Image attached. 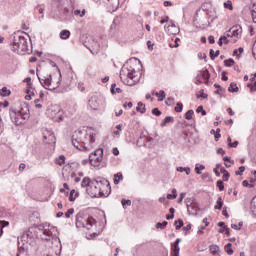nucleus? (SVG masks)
Instances as JSON below:
<instances>
[{"label":"nucleus","instance_id":"obj_1","mask_svg":"<svg viewBox=\"0 0 256 256\" xmlns=\"http://www.w3.org/2000/svg\"><path fill=\"white\" fill-rule=\"evenodd\" d=\"M97 133L93 128H82L76 130L72 135V145L79 151H89L93 149Z\"/></svg>","mask_w":256,"mask_h":256},{"label":"nucleus","instance_id":"obj_2","mask_svg":"<svg viewBox=\"0 0 256 256\" xmlns=\"http://www.w3.org/2000/svg\"><path fill=\"white\" fill-rule=\"evenodd\" d=\"M27 33L18 32L14 34L12 41V51L18 55L29 54V42L27 41Z\"/></svg>","mask_w":256,"mask_h":256},{"label":"nucleus","instance_id":"obj_3","mask_svg":"<svg viewBox=\"0 0 256 256\" xmlns=\"http://www.w3.org/2000/svg\"><path fill=\"white\" fill-rule=\"evenodd\" d=\"M120 80L124 85L133 87L139 83V75L131 65H124L120 70Z\"/></svg>","mask_w":256,"mask_h":256},{"label":"nucleus","instance_id":"obj_4","mask_svg":"<svg viewBox=\"0 0 256 256\" xmlns=\"http://www.w3.org/2000/svg\"><path fill=\"white\" fill-rule=\"evenodd\" d=\"M29 117H31V112L27 104L20 105L19 109L10 110V119L14 125H23Z\"/></svg>","mask_w":256,"mask_h":256},{"label":"nucleus","instance_id":"obj_5","mask_svg":"<svg viewBox=\"0 0 256 256\" xmlns=\"http://www.w3.org/2000/svg\"><path fill=\"white\" fill-rule=\"evenodd\" d=\"M77 229H86L92 235H95L97 232V221L93 217H84L82 214L76 215V223Z\"/></svg>","mask_w":256,"mask_h":256},{"label":"nucleus","instance_id":"obj_6","mask_svg":"<svg viewBox=\"0 0 256 256\" xmlns=\"http://www.w3.org/2000/svg\"><path fill=\"white\" fill-rule=\"evenodd\" d=\"M241 35H243V28L241 26L236 25L230 28L224 36L219 38V45H223V43H237L239 39H241Z\"/></svg>","mask_w":256,"mask_h":256},{"label":"nucleus","instance_id":"obj_7","mask_svg":"<svg viewBox=\"0 0 256 256\" xmlns=\"http://www.w3.org/2000/svg\"><path fill=\"white\" fill-rule=\"evenodd\" d=\"M42 87L49 91H55L61 85V76H52L51 74L38 77Z\"/></svg>","mask_w":256,"mask_h":256},{"label":"nucleus","instance_id":"obj_8","mask_svg":"<svg viewBox=\"0 0 256 256\" xmlns=\"http://www.w3.org/2000/svg\"><path fill=\"white\" fill-rule=\"evenodd\" d=\"M38 231H41L42 233V239L43 241H51V239H54V237H57L59 235V232L57 231V227L45 222L38 226Z\"/></svg>","mask_w":256,"mask_h":256},{"label":"nucleus","instance_id":"obj_9","mask_svg":"<svg viewBox=\"0 0 256 256\" xmlns=\"http://www.w3.org/2000/svg\"><path fill=\"white\" fill-rule=\"evenodd\" d=\"M47 115L56 123H61V121H63V110H61V107L57 104L48 107Z\"/></svg>","mask_w":256,"mask_h":256},{"label":"nucleus","instance_id":"obj_10","mask_svg":"<svg viewBox=\"0 0 256 256\" xmlns=\"http://www.w3.org/2000/svg\"><path fill=\"white\" fill-rule=\"evenodd\" d=\"M89 161L92 167H99V165H101V161H103V149L98 148L94 152H92L89 155Z\"/></svg>","mask_w":256,"mask_h":256},{"label":"nucleus","instance_id":"obj_11","mask_svg":"<svg viewBox=\"0 0 256 256\" xmlns=\"http://www.w3.org/2000/svg\"><path fill=\"white\" fill-rule=\"evenodd\" d=\"M111 195V184L107 179L99 178V197H109Z\"/></svg>","mask_w":256,"mask_h":256},{"label":"nucleus","instance_id":"obj_12","mask_svg":"<svg viewBox=\"0 0 256 256\" xmlns=\"http://www.w3.org/2000/svg\"><path fill=\"white\" fill-rule=\"evenodd\" d=\"M99 178L96 180H92L90 186L86 189V193L90 197H99Z\"/></svg>","mask_w":256,"mask_h":256},{"label":"nucleus","instance_id":"obj_13","mask_svg":"<svg viewBox=\"0 0 256 256\" xmlns=\"http://www.w3.org/2000/svg\"><path fill=\"white\" fill-rule=\"evenodd\" d=\"M211 75L208 70H201L197 72L196 75V84L197 83H209V78Z\"/></svg>","mask_w":256,"mask_h":256},{"label":"nucleus","instance_id":"obj_14","mask_svg":"<svg viewBox=\"0 0 256 256\" xmlns=\"http://www.w3.org/2000/svg\"><path fill=\"white\" fill-rule=\"evenodd\" d=\"M101 104V99L97 96H92L88 101V105L93 109V111H98V109L101 107Z\"/></svg>","mask_w":256,"mask_h":256},{"label":"nucleus","instance_id":"obj_15","mask_svg":"<svg viewBox=\"0 0 256 256\" xmlns=\"http://www.w3.org/2000/svg\"><path fill=\"white\" fill-rule=\"evenodd\" d=\"M104 3L107 5V9L110 13H114L119 9V0H105Z\"/></svg>","mask_w":256,"mask_h":256},{"label":"nucleus","instance_id":"obj_16","mask_svg":"<svg viewBox=\"0 0 256 256\" xmlns=\"http://www.w3.org/2000/svg\"><path fill=\"white\" fill-rule=\"evenodd\" d=\"M43 139L44 142L48 145H51V143H55V134L51 133L50 131L46 130L43 133Z\"/></svg>","mask_w":256,"mask_h":256},{"label":"nucleus","instance_id":"obj_17","mask_svg":"<svg viewBox=\"0 0 256 256\" xmlns=\"http://www.w3.org/2000/svg\"><path fill=\"white\" fill-rule=\"evenodd\" d=\"M166 32L168 35H177V33H179V27H177L175 24L168 25Z\"/></svg>","mask_w":256,"mask_h":256},{"label":"nucleus","instance_id":"obj_18","mask_svg":"<svg viewBox=\"0 0 256 256\" xmlns=\"http://www.w3.org/2000/svg\"><path fill=\"white\" fill-rule=\"evenodd\" d=\"M181 243V239H176L174 244L172 245V251L174 253V256H179V253L181 251V248L179 247V244Z\"/></svg>","mask_w":256,"mask_h":256},{"label":"nucleus","instance_id":"obj_19","mask_svg":"<svg viewBox=\"0 0 256 256\" xmlns=\"http://www.w3.org/2000/svg\"><path fill=\"white\" fill-rule=\"evenodd\" d=\"M65 155H59L58 157L55 158V164L59 165V167H63L65 165Z\"/></svg>","mask_w":256,"mask_h":256},{"label":"nucleus","instance_id":"obj_20","mask_svg":"<svg viewBox=\"0 0 256 256\" xmlns=\"http://www.w3.org/2000/svg\"><path fill=\"white\" fill-rule=\"evenodd\" d=\"M93 45H92V49L90 48V51L93 55H95L96 53H99V49H101V45L99 44V42L93 40Z\"/></svg>","mask_w":256,"mask_h":256},{"label":"nucleus","instance_id":"obj_21","mask_svg":"<svg viewBox=\"0 0 256 256\" xmlns=\"http://www.w3.org/2000/svg\"><path fill=\"white\" fill-rule=\"evenodd\" d=\"M188 211L189 213H191V215H198L201 209H199V206L193 205V206H188Z\"/></svg>","mask_w":256,"mask_h":256},{"label":"nucleus","instance_id":"obj_22","mask_svg":"<svg viewBox=\"0 0 256 256\" xmlns=\"http://www.w3.org/2000/svg\"><path fill=\"white\" fill-rule=\"evenodd\" d=\"M123 181V173L118 172L114 175V185H119Z\"/></svg>","mask_w":256,"mask_h":256},{"label":"nucleus","instance_id":"obj_23","mask_svg":"<svg viewBox=\"0 0 256 256\" xmlns=\"http://www.w3.org/2000/svg\"><path fill=\"white\" fill-rule=\"evenodd\" d=\"M91 183H93V180H91V179L85 177V178H83V180H82L81 187H85L86 189H89Z\"/></svg>","mask_w":256,"mask_h":256},{"label":"nucleus","instance_id":"obj_24","mask_svg":"<svg viewBox=\"0 0 256 256\" xmlns=\"http://www.w3.org/2000/svg\"><path fill=\"white\" fill-rule=\"evenodd\" d=\"M60 39H69V37H71V32L69 30H62L59 34Z\"/></svg>","mask_w":256,"mask_h":256},{"label":"nucleus","instance_id":"obj_25","mask_svg":"<svg viewBox=\"0 0 256 256\" xmlns=\"http://www.w3.org/2000/svg\"><path fill=\"white\" fill-rule=\"evenodd\" d=\"M228 91H229L230 93H237V91H239V87L237 86V83L232 82V83L230 84V86L228 87Z\"/></svg>","mask_w":256,"mask_h":256},{"label":"nucleus","instance_id":"obj_26","mask_svg":"<svg viewBox=\"0 0 256 256\" xmlns=\"http://www.w3.org/2000/svg\"><path fill=\"white\" fill-rule=\"evenodd\" d=\"M9 95H11V90L7 89V87H3L0 90V96L1 97H9Z\"/></svg>","mask_w":256,"mask_h":256},{"label":"nucleus","instance_id":"obj_27","mask_svg":"<svg viewBox=\"0 0 256 256\" xmlns=\"http://www.w3.org/2000/svg\"><path fill=\"white\" fill-rule=\"evenodd\" d=\"M136 111H138V113H142V114L145 113V111H147V109L145 108V104H143V102H138Z\"/></svg>","mask_w":256,"mask_h":256},{"label":"nucleus","instance_id":"obj_28","mask_svg":"<svg viewBox=\"0 0 256 256\" xmlns=\"http://www.w3.org/2000/svg\"><path fill=\"white\" fill-rule=\"evenodd\" d=\"M111 93L112 95H116V93H123V90L121 88H117V84H112L111 85Z\"/></svg>","mask_w":256,"mask_h":256},{"label":"nucleus","instance_id":"obj_29","mask_svg":"<svg viewBox=\"0 0 256 256\" xmlns=\"http://www.w3.org/2000/svg\"><path fill=\"white\" fill-rule=\"evenodd\" d=\"M177 171L179 173H186V175H191V168L189 167H178Z\"/></svg>","mask_w":256,"mask_h":256},{"label":"nucleus","instance_id":"obj_30","mask_svg":"<svg viewBox=\"0 0 256 256\" xmlns=\"http://www.w3.org/2000/svg\"><path fill=\"white\" fill-rule=\"evenodd\" d=\"M251 211L253 217H256V196L251 201Z\"/></svg>","mask_w":256,"mask_h":256},{"label":"nucleus","instance_id":"obj_31","mask_svg":"<svg viewBox=\"0 0 256 256\" xmlns=\"http://www.w3.org/2000/svg\"><path fill=\"white\" fill-rule=\"evenodd\" d=\"M155 96L158 97V101H165V91L155 92Z\"/></svg>","mask_w":256,"mask_h":256},{"label":"nucleus","instance_id":"obj_32","mask_svg":"<svg viewBox=\"0 0 256 256\" xmlns=\"http://www.w3.org/2000/svg\"><path fill=\"white\" fill-rule=\"evenodd\" d=\"M173 121V117L167 116L164 118L163 122H161L160 127H166L167 123H171Z\"/></svg>","mask_w":256,"mask_h":256},{"label":"nucleus","instance_id":"obj_33","mask_svg":"<svg viewBox=\"0 0 256 256\" xmlns=\"http://www.w3.org/2000/svg\"><path fill=\"white\" fill-rule=\"evenodd\" d=\"M4 227H9V222L5 220H0V237L3 235V228Z\"/></svg>","mask_w":256,"mask_h":256},{"label":"nucleus","instance_id":"obj_34","mask_svg":"<svg viewBox=\"0 0 256 256\" xmlns=\"http://www.w3.org/2000/svg\"><path fill=\"white\" fill-rule=\"evenodd\" d=\"M214 209H218V210L223 209V198L221 197L218 198L216 205L214 206Z\"/></svg>","mask_w":256,"mask_h":256},{"label":"nucleus","instance_id":"obj_35","mask_svg":"<svg viewBox=\"0 0 256 256\" xmlns=\"http://www.w3.org/2000/svg\"><path fill=\"white\" fill-rule=\"evenodd\" d=\"M251 15L253 23H256V4L251 6Z\"/></svg>","mask_w":256,"mask_h":256},{"label":"nucleus","instance_id":"obj_36","mask_svg":"<svg viewBox=\"0 0 256 256\" xmlns=\"http://www.w3.org/2000/svg\"><path fill=\"white\" fill-rule=\"evenodd\" d=\"M233 244H231V243H228L225 247H224V249H225V251H226V253L228 254V255H233Z\"/></svg>","mask_w":256,"mask_h":256},{"label":"nucleus","instance_id":"obj_37","mask_svg":"<svg viewBox=\"0 0 256 256\" xmlns=\"http://www.w3.org/2000/svg\"><path fill=\"white\" fill-rule=\"evenodd\" d=\"M221 173H223V181H229V171H227L225 168L221 169Z\"/></svg>","mask_w":256,"mask_h":256},{"label":"nucleus","instance_id":"obj_38","mask_svg":"<svg viewBox=\"0 0 256 256\" xmlns=\"http://www.w3.org/2000/svg\"><path fill=\"white\" fill-rule=\"evenodd\" d=\"M193 115H195V112L193 110H188L185 113V119H187L188 121H191V119H193Z\"/></svg>","mask_w":256,"mask_h":256},{"label":"nucleus","instance_id":"obj_39","mask_svg":"<svg viewBox=\"0 0 256 256\" xmlns=\"http://www.w3.org/2000/svg\"><path fill=\"white\" fill-rule=\"evenodd\" d=\"M205 170V166L201 164H196L195 171L197 175H201V171Z\"/></svg>","mask_w":256,"mask_h":256},{"label":"nucleus","instance_id":"obj_40","mask_svg":"<svg viewBox=\"0 0 256 256\" xmlns=\"http://www.w3.org/2000/svg\"><path fill=\"white\" fill-rule=\"evenodd\" d=\"M85 13H86V11H85V9H83L82 11L81 10H74V15L76 16V17H85Z\"/></svg>","mask_w":256,"mask_h":256},{"label":"nucleus","instance_id":"obj_41","mask_svg":"<svg viewBox=\"0 0 256 256\" xmlns=\"http://www.w3.org/2000/svg\"><path fill=\"white\" fill-rule=\"evenodd\" d=\"M224 65L225 67H233V65H235V60L233 59H227L224 61Z\"/></svg>","mask_w":256,"mask_h":256},{"label":"nucleus","instance_id":"obj_42","mask_svg":"<svg viewBox=\"0 0 256 256\" xmlns=\"http://www.w3.org/2000/svg\"><path fill=\"white\" fill-rule=\"evenodd\" d=\"M225 9H229V11H233V2L231 0H228L224 2Z\"/></svg>","mask_w":256,"mask_h":256},{"label":"nucleus","instance_id":"obj_43","mask_svg":"<svg viewBox=\"0 0 256 256\" xmlns=\"http://www.w3.org/2000/svg\"><path fill=\"white\" fill-rule=\"evenodd\" d=\"M210 251H211L212 255H217V253H219V246H217V245L210 246Z\"/></svg>","mask_w":256,"mask_h":256},{"label":"nucleus","instance_id":"obj_44","mask_svg":"<svg viewBox=\"0 0 256 256\" xmlns=\"http://www.w3.org/2000/svg\"><path fill=\"white\" fill-rule=\"evenodd\" d=\"M123 209H127V207H131V200L122 199L121 201Z\"/></svg>","mask_w":256,"mask_h":256},{"label":"nucleus","instance_id":"obj_45","mask_svg":"<svg viewBox=\"0 0 256 256\" xmlns=\"http://www.w3.org/2000/svg\"><path fill=\"white\" fill-rule=\"evenodd\" d=\"M165 227H167V221H163L162 223L158 222L156 224V229H165Z\"/></svg>","mask_w":256,"mask_h":256},{"label":"nucleus","instance_id":"obj_46","mask_svg":"<svg viewBox=\"0 0 256 256\" xmlns=\"http://www.w3.org/2000/svg\"><path fill=\"white\" fill-rule=\"evenodd\" d=\"M174 109H175L176 113H181V111H183V103L178 102Z\"/></svg>","mask_w":256,"mask_h":256},{"label":"nucleus","instance_id":"obj_47","mask_svg":"<svg viewBox=\"0 0 256 256\" xmlns=\"http://www.w3.org/2000/svg\"><path fill=\"white\" fill-rule=\"evenodd\" d=\"M183 227V220L179 219L178 221H175V229L179 231L180 228Z\"/></svg>","mask_w":256,"mask_h":256},{"label":"nucleus","instance_id":"obj_48","mask_svg":"<svg viewBox=\"0 0 256 256\" xmlns=\"http://www.w3.org/2000/svg\"><path fill=\"white\" fill-rule=\"evenodd\" d=\"M73 213H75V209L70 208V209H68L67 212L65 213V217H66L67 219H69V217H71V215H73Z\"/></svg>","mask_w":256,"mask_h":256},{"label":"nucleus","instance_id":"obj_49","mask_svg":"<svg viewBox=\"0 0 256 256\" xmlns=\"http://www.w3.org/2000/svg\"><path fill=\"white\" fill-rule=\"evenodd\" d=\"M196 113H202L203 116L207 115V111H205L203 109V106H199L197 109H196Z\"/></svg>","mask_w":256,"mask_h":256},{"label":"nucleus","instance_id":"obj_50","mask_svg":"<svg viewBox=\"0 0 256 256\" xmlns=\"http://www.w3.org/2000/svg\"><path fill=\"white\" fill-rule=\"evenodd\" d=\"M219 139H221V129L217 128L215 134V141H219Z\"/></svg>","mask_w":256,"mask_h":256},{"label":"nucleus","instance_id":"obj_51","mask_svg":"<svg viewBox=\"0 0 256 256\" xmlns=\"http://www.w3.org/2000/svg\"><path fill=\"white\" fill-rule=\"evenodd\" d=\"M216 185H217L219 191H223V189H225V185H223V181H221V180H219Z\"/></svg>","mask_w":256,"mask_h":256},{"label":"nucleus","instance_id":"obj_52","mask_svg":"<svg viewBox=\"0 0 256 256\" xmlns=\"http://www.w3.org/2000/svg\"><path fill=\"white\" fill-rule=\"evenodd\" d=\"M235 173L236 175H243V173H245V166H240L239 171H236Z\"/></svg>","mask_w":256,"mask_h":256},{"label":"nucleus","instance_id":"obj_53","mask_svg":"<svg viewBox=\"0 0 256 256\" xmlns=\"http://www.w3.org/2000/svg\"><path fill=\"white\" fill-rule=\"evenodd\" d=\"M153 115H156V117H159V115H161V111L159 110V108H154L152 110Z\"/></svg>","mask_w":256,"mask_h":256},{"label":"nucleus","instance_id":"obj_54","mask_svg":"<svg viewBox=\"0 0 256 256\" xmlns=\"http://www.w3.org/2000/svg\"><path fill=\"white\" fill-rule=\"evenodd\" d=\"M163 5H164V7H173V2H171V1H164Z\"/></svg>","mask_w":256,"mask_h":256},{"label":"nucleus","instance_id":"obj_55","mask_svg":"<svg viewBox=\"0 0 256 256\" xmlns=\"http://www.w3.org/2000/svg\"><path fill=\"white\" fill-rule=\"evenodd\" d=\"M27 95L25 96L26 101H31V90H26Z\"/></svg>","mask_w":256,"mask_h":256},{"label":"nucleus","instance_id":"obj_56","mask_svg":"<svg viewBox=\"0 0 256 256\" xmlns=\"http://www.w3.org/2000/svg\"><path fill=\"white\" fill-rule=\"evenodd\" d=\"M224 161H228V163H232V164L235 163V161L231 160V157H229V156H225Z\"/></svg>","mask_w":256,"mask_h":256},{"label":"nucleus","instance_id":"obj_57","mask_svg":"<svg viewBox=\"0 0 256 256\" xmlns=\"http://www.w3.org/2000/svg\"><path fill=\"white\" fill-rule=\"evenodd\" d=\"M242 184H243L244 187H253V185L249 184V181H247V180H244L242 182Z\"/></svg>","mask_w":256,"mask_h":256},{"label":"nucleus","instance_id":"obj_58","mask_svg":"<svg viewBox=\"0 0 256 256\" xmlns=\"http://www.w3.org/2000/svg\"><path fill=\"white\" fill-rule=\"evenodd\" d=\"M215 53H216L215 50L213 49L210 50V57L212 60H215Z\"/></svg>","mask_w":256,"mask_h":256},{"label":"nucleus","instance_id":"obj_59","mask_svg":"<svg viewBox=\"0 0 256 256\" xmlns=\"http://www.w3.org/2000/svg\"><path fill=\"white\" fill-rule=\"evenodd\" d=\"M198 57L199 59H207V54H203V53H198Z\"/></svg>","mask_w":256,"mask_h":256},{"label":"nucleus","instance_id":"obj_60","mask_svg":"<svg viewBox=\"0 0 256 256\" xmlns=\"http://www.w3.org/2000/svg\"><path fill=\"white\" fill-rule=\"evenodd\" d=\"M75 193V190H71V192H70V196H69V200L70 201H74L75 200V198L73 197V194Z\"/></svg>","mask_w":256,"mask_h":256},{"label":"nucleus","instance_id":"obj_61","mask_svg":"<svg viewBox=\"0 0 256 256\" xmlns=\"http://www.w3.org/2000/svg\"><path fill=\"white\" fill-rule=\"evenodd\" d=\"M112 153L113 155H116V156L119 155V149L117 147L113 148Z\"/></svg>","mask_w":256,"mask_h":256},{"label":"nucleus","instance_id":"obj_62","mask_svg":"<svg viewBox=\"0 0 256 256\" xmlns=\"http://www.w3.org/2000/svg\"><path fill=\"white\" fill-rule=\"evenodd\" d=\"M167 199H177V195L167 194Z\"/></svg>","mask_w":256,"mask_h":256},{"label":"nucleus","instance_id":"obj_63","mask_svg":"<svg viewBox=\"0 0 256 256\" xmlns=\"http://www.w3.org/2000/svg\"><path fill=\"white\" fill-rule=\"evenodd\" d=\"M237 145H239V141H234L233 143H230V147H237Z\"/></svg>","mask_w":256,"mask_h":256},{"label":"nucleus","instance_id":"obj_64","mask_svg":"<svg viewBox=\"0 0 256 256\" xmlns=\"http://www.w3.org/2000/svg\"><path fill=\"white\" fill-rule=\"evenodd\" d=\"M208 41H209V43L213 44V43H215V38L213 36H209Z\"/></svg>","mask_w":256,"mask_h":256}]
</instances>
